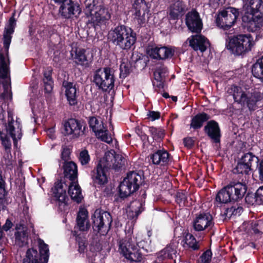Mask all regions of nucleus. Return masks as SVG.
<instances>
[{"label":"nucleus","instance_id":"obj_54","mask_svg":"<svg viewBox=\"0 0 263 263\" xmlns=\"http://www.w3.org/2000/svg\"><path fill=\"white\" fill-rule=\"evenodd\" d=\"M147 116L148 118H149L152 121L158 119L160 117V113L159 112L154 111H149Z\"/></svg>","mask_w":263,"mask_h":263},{"label":"nucleus","instance_id":"obj_50","mask_svg":"<svg viewBox=\"0 0 263 263\" xmlns=\"http://www.w3.org/2000/svg\"><path fill=\"white\" fill-rule=\"evenodd\" d=\"M147 53L151 58L158 59V47H152L148 48Z\"/></svg>","mask_w":263,"mask_h":263},{"label":"nucleus","instance_id":"obj_52","mask_svg":"<svg viewBox=\"0 0 263 263\" xmlns=\"http://www.w3.org/2000/svg\"><path fill=\"white\" fill-rule=\"evenodd\" d=\"M70 149L67 147H63L62 151L61 153V158L63 160L66 162H68L70 156Z\"/></svg>","mask_w":263,"mask_h":263},{"label":"nucleus","instance_id":"obj_12","mask_svg":"<svg viewBox=\"0 0 263 263\" xmlns=\"http://www.w3.org/2000/svg\"><path fill=\"white\" fill-rule=\"evenodd\" d=\"M141 176L137 173L133 172L128 173L120 184V196L124 198L137 191L141 183Z\"/></svg>","mask_w":263,"mask_h":263},{"label":"nucleus","instance_id":"obj_1","mask_svg":"<svg viewBox=\"0 0 263 263\" xmlns=\"http://www.w3.org/2000/svg\"><path fill=\"white\" fill-rule=\"evenodd\" d=\"M16 22L13 17H11L8 24L6 26L4 33V45L6 50L5 55L0 53V79L3 80V91L0 90V97L4 100L11 99L9 60L8 57V50L11 41V35L14 32Z\"/></svg>","mask_w":263,"mask_h":263},{"label":"nucleus","instance_id":"obj_17","mask_svg":"<svg viewBox=\"0 0 263 263\" xmlns=\"http://www.w3.org/2000/svg\"><path fill=\"white\" fill-rule=\"evenodd\" d=\"M13 112L11 110H8V124L5 125L7 134L13 140L15 144L17 139H20L22 136V126L21 121L16 118L14 120L13 118Z\"/></svg>","mask_w":263,"mask_h":263},{"label":"nucleus","instance_id":"obj_35","mask_svg":"<svg viewBox=\"0 0 263 263\" xmlns=\"http://www.w3.org/2000/svg\"><path fill=\"white\" fill-rule=\"evenodd\" d=\"M210 118V116L205 113L198 114L192 119L191 127L194 129L199 128L202 126L203 123L208 121Z\"/></svg>","mask_w":263,"mask_h":263},{"label":"nucleus","instance_id":"obj_2","mask_svg":"<svg viewBox=\"0 0 263 263\" xmlns=\"http://www.w3.org/2000/svg\"><path fill=\"white\" fill-rule=\"evenodd\" d=\"M130 233L129 231V234H127L126 238L119 242V251L126 259L133 261H140L142 259V255L137 246L146 252H151V240L149 239L146 241L140 240L142 237L140 233H138L136 237L133 236L132 238Z\"/></svg>","mask_w":263,"mask_h":263},{"label":"nucleus","instance_id":"obj_36","mask_svg":"<svg viewBox=\"0 0 263 263\" xmlns=\"http://www.w3.org/2000/svg\"><path fill=\"white\" fill-rule=\"evenodd\" d=\"M51 68L48 67L44 73V90L47 93L51 92L53 88V81L51 77Z\"/></svg>","mask_w":263,"mask_h":263},{"label":"nucleus","instance_id":"obj_31","mask_svg":"<svg viewBox=\"0 0 263 263\" xmlns=\"http://www.w3.org/2000/svg\"><path fill=\"white\" fill-rule=\"evenodd\" d=\"M151 159L154 164L161 165L167 164L170 160L169 154L164 149L158 150L151 156Z\"/></svg>","mask_w":263,"mask_h":263},{"label":"nucleus","instance_id":"obj_61","mask_svg":"<svg viewBox=\"0 0 263 263\" xmlns=\"http://www.w3.org/2000/svg\"><path fill=\"white\" fill-rule=\"evenodd\" d=\"M163 97L165 98H167L169 97V95L166 92H164L163 93Z\"/></svg>","mask_w":263,"mask_h":263},{"label":"nucleus","instance_id":"obj_56","mask_svg":"<svg viewBox=\"0 0 263 263\" xmlns=\"http://www.w3.org/2000/svg\"><path fill=\"white\" fill-rule=\"evenodd\" d=\"M259 179L263 181V159L259 162L258 165Z\"/></svg>","mask_w":263,"mask_h":263},{"label":"nucleus","instance_id":"obj_7","mask_svg":"<svg viewBox=\"0 0 263 263\" xmlns=\"http://www.w3.org/2000/svg\"><path fill=\"white\" fill-rule=\"evenodd\" d=\"M254 44L250 34H239L229 38L226 47L234 54L240 55L250 51Z\"/></svg>","mask_w":263,"mask_h":263},{"label":"nucleus","instance_id":"obj_15","mask_svg":"<svg viewBox=\"0 0 263 263\" xmlns=\"http://www.w3.org/2000/svg\"><path fill=\"white\" fill-rule=\"evenodd\" d=\"M125 161L124 158L121 155L117 154L111 150L105 153L98 165L107 170L110 168L117 170L124 164Z\"/></svg>","mask_w":263,"mask_h":263},{"label":"nucleus","instance_id":"obj_37","mask_svg":"<svg viewBox=\"0 0 263 263\" xmlns=\"http://www.w3.org/2000/svg\"><path fill=\"white\" fill-rule=\"evenodd\" d=\"M30 104L32 106V110L34 115V121L36 122V119L39 117H41V115L43 114L44 104L43 103L39 100H35L34 102H33V100H31Z\"/></svg>","mask_w":263,"mask_h":263},{"label":"nucleus","instance_id":"obj_6","mask_svg":"<svg viewBox=\"0 0 263 263\" xmlns=\"http://www.w3.org/2000/svg\"><path fill=\"white\" fill-rule=\"evenodd\" d=\"M247 191L245 184L237 182L223 187L217 194L215 202L218 204H226L237 201L244 196Z\"/></svg>","mask_w":263,"mask_h":263},{"label":"nucleus","instance_id":"obj_32","mask_svg":"<svg viewBox=\"0 0 263 263\" xmlns=\"http://www.w3.org/2000/svg\"><path fill=\"white\" fill-rule=\"evenodd\" d=\"M107 170L98 164L96 170L93 172L92 179L95 184L103 185L107 182L106 172Z\"/></svg>","mask_w":263,"mask_h":263},{"label":"nucleus","instance_id":"obj_40","mask_svg":"<svg viewBox=\"0 0 263 263\" xmlns=\"http://www.w3.org/2000/svg\"><path fill=\"white\" fill-rule=\"evenodd\" d=\"M176 201L180 206H190L192 204L191 198L185 192H178L176 194Z\"/></svg>","mask_w":263,"mask_h":263},{"label":"nucleus","instance_id":"obj_27","mask_svg":"<svg viewBox=\"0 0 263 263\" xmlns=\"http://www.w3.org/2000/svg\"><path fill=\"white\" fill-rule=\"evenodd\" d=\"M186 10V7L182 1L178 0L173 3L170 7L168 15L173 20L178 18L182 16Z\"/></svg>","mask_w":263,"mask_h":263},{"label":"nucleus","instance_id":"obj_5","mask_svg":"<svg viewBox=\"0 0 263 263\" xmlns=\"http://www.w3.org/2000/svg\"><path fill=\"white\" fill-rule=\"evenodd\" d=\"M108 39L115 45L123 50L130 49L136 42V35L133 30L125 26H119L110 30Z\"/></svg>","mask_w":263,"mask_h":263},{"label":"nucleus","instance_id":"obj_39","mask_svg":"<svg viewBox=\"0 0 263 263\" xmlns=\"http://www.w3.org/2000/svg\"><path fill=\"white\" fill-rule=\"evenodd\" d=\"M252 72L255 77L263 82V56L253 65Z\"/></svg>","mask_w":263,"mask_h":263},{"label":"nucleus","instance_id":"obj_53","mask_svg":"<svg viewBox=\"0 0 263 263\" xmlns=\"http://www.w3.org/2000/svg\"><path fill=\"white\" fill-rule=\"evenodd\" d=\"M226 0H210V5L214 9H216L219 5H223Z\"/></svg>","mask_w":263,"mask_h":263},{"label":"nucleus","instance_id":"obj_43","mask_svg":"<svg viewBox=\"0 0 263 263\" xmlns=\"http://www.w3.org/2000/svg\"><path fill=\"white\" fill-rule=\"evenodd\" d=\"M240 161L246 164H248L249 166L251 168L252 163L253 161L257 162L258 159L251 153H248L243 155L241 157Z\"/></svg>","mask_w":263,"mask_h":263},{"label":"nucleus","instance_id":"obj_3","mask_svg":"<svg viewBox=\"0 0 263 263\" xmlns=\"http://www.w3.org/2000/svg\"><path fill=\"white\" fill-rule=\"evenodd\" d=\"M263 8L261 0H246L243 6L242 21L246 23L249 31L254 32L263 26L261 10Z\"/></svg>","mask_w":263,"mask_h":263},{"label":"nucleus","instance_id":"obj_16","mask_svg":"<svg viewBox=\"0 0 263 263\" xmlns=\"http://www.w3.org/2000/svg\"><path fill=\"white\" fill-rule=\"evenodd\" d=\"M89 124L90 127L95 133L98 138L107 143L112 142L111 134L108 133V131L104 127V124L100 119H99L96 117H91L89 118Z\"/></svg>","mask_w":263,"mask_h":263},{"label":"nucleus","instance_id":"obj_60","mask_svg":"<svg viewBox=\"0 0 263 263\" xmlns=\"http://www.w3.org/2000/svg\"><path fill=\"white\" fill-rule=\"evenodd\" d=\"M54 133V128H50L47 130V134L49 136L50 138H54V136H53Z\"/></svg>","mask_w":263,"mask_h":263},{"label":"nucleus","instance_id":"obj_51","mask_svg":"<svg viewBox=\"0 0 263 263\" xmlns=\"http://www.w3.org/2000/svg\"><path fill=\"white\" fill-rule=\"evenodd\" d=\"M255 198L256 201L259 203H263V186L258 189L255 193Z\"/></svg>","mask_w":263,"mask_h":263},{"label":"nucleus","instance_id":"obj_28","mask_svg":"<svg viewBox=\"0 0 263 263\" xmlns=\"http://www.w3.org/2000/svg\"><path fill=\"white\" fill-rule=\"evenodd\" d=\"M167 73V69L163 66H160L155 70L154 74L155 81L153 82L154 87L159 89L163 88Z\"/></svg>","mask_w":263,"mask_h":263},{"label":"nucleus","instance_id":"obj_4","mask_svg":"<svg viewBox=\"0 0 263 263\" xmlns=\"http://www.w3.org/2000/svg\"><path fill=\"white\" fill-rule=\"evenodd\" d=\"M229 92L232 95L235 102L246 107L250 111H254L263 105L262 94L257 90H245L241 87L232 86Z\"/></svg>","mask_w":263,"mask_h":263},{"label":"nucleus","instance_id":"obj_10","mask_svg":"<svg viewBox=\"0 0 263 263\" xmlns=\"http://www.w3.org/2000/svg\"><path fill=\"white\" fill-rule=\"evenodd\" d=\"M93 81L102 90L112 89L115 82L113 70L109 67L98 69L94 73Z\"/></svg>","mask_w":263,"mask_h":263},{"label":"nucleus","instance_id":"obj_25","mask_svg":"<svg viewBox=\"0 0 263 263\" xmlns=\"http://www.w3.org/2000/svg\"><path fill=\"white\" fill-rule=\"evenodd\" d=\"M204 131L214 142H220V130L216 122L213 120L208 122L204 127Z\"/></svg>","mask_w":263,"mask_h":263},{"label":"nucleus","instance_id":"obj_20","mask_svg":"<svg viewBox=\"0 0 263 263\" xmlns=\"http://www.w3.org/2000/svg\"><path fill=\"white\" fill-rule=\"evenodd\" d=\"M133 7L135 10V16L139 23H143L145 21V15L149 11L150 4L145 0H135Z\"/></svg>","mask_w":263,"mask_h":263},{"label":"nucleus","instance_id":"obj_9","mask_svg":"<svg viewBox=\"0 0 263 263\" xmlns=\"http://www.w3.org/2000/svg\"><path fill=\"white\" fill-rule=\"evenodd\" d=\"M92 228L94 231L101 235H106L110 229L112 218L109 213L101 209H97L91 216Z\"/></svg>","mask_w":263,"mask_h":263},{"label":"nucleus","instance_id":"obj_62","mask_svg":"<svg viewBox=\"0 0 263 263\" xmlns=\"http://www.w3.org/2000/svg\"><path fill=\"white\" fill-rule=\"evenodd\" d=\"M172 99L173 101H175H175H177V97H175V96H173V97H172Z\"/></svg>","mask_w":263,"mask_h":263},{"label":"nucleus","instance_id":"obj_11","mask_svg":"<svg viewBox=\"0 0 263 263\" xmlns=\"http://www.w3.org/2000/svg\"><path fill=\"white\" fill-rule=\"evenodd\" d=\"M37 242L40 256L36 249H29L26 252L23 263H47L49 256L48 246L40 239L37 240Z\"/></svg>","mask_w":263,"mask_h":263},{"label":"nucleus","instance_id":"obj_18","mask_svg":"<svg viewBox=\"0 0 263 263\" xmlns=\"http://www.w3.org/2000/svg\"><path fill=\"white\" fill-rule=\"evenodd\" d=\"M65 134L78 138L84 134L85 126L81 122L74 119H70L64 123Z\"/></svg>","mask_w":263,"mask_h":263},{"label":"nucleus","instance_id":"obj_34","mask_svg":"<svg viewBox=\"0 0 263 263\" xmlns=\"http://www.w3.org/2000/svg\"><path fill=\"white\" fill-rule=\"evenodd\" d=\"M182 246L185 249H191L197 250L199 249V241H197L194 236L190 233H187L182 241Z\"/></svg>","mask_w":263,"mask_h":263},{"label":"nucleus","instance_id":"obj_26","mask_svg":"<svg viewBox=\"0 0 263 263\" xmlns=\"http://www.w3.org/2000/svg\"><path fill=\"white\" fill-rule=\"evenodd\" d=\"M88 214V211L85 208H80L77 217V225L81 231H86L90 228Z\"/></svg>","mask_w":263,"mask_h":263},{"label":"nucleus","instance_id":"obj_29","mask_svg":"<svg viewBox=\"0 0 263 263\" xmlns=\"http://www.w3.org/2000/svg\"><path fill=\"white\" fill-rule=\"evenodd\" d=\"M68 184V193L71 198L78 203L80 202L83 197L78 181H72L69 182Z\"/></svg>","mask_w":263,"mask_h":263},{"label":"nucleus","instance_id":"obj_47","mask_svg":"<svg viewBox=\"0 0 263 263\" xmlns=\"http://www.w3.org/2000/svg\"><path fill=\"white\" fill-rule=\"evenodd\" d=\"M212 253L210 250H206L201 256L199 263H210Z\"/></svg>","mask_w":263,"mask_h":263},{"label":"nucleus","instance_id":"obj_23","mask_svg":"<svg viewBox=\"0 0 263 263\" xmlns=\"http://www.w3.org/2000/svg\"><path fill=\"white\" fill-rule=\"evenodd\" d=\"M15 244L23 247L27 243L28 232V228L24 222L16 224L15 232Z\"/></svg>","mask_w":263,"mask_h":263},{"label":"nucleus","instance_id":"obj_38","mask_svg":"<svg viewBox=\"0 0 263 263\" xmlns=\"http://www.w3.org/2000/svg\"><path fill=\"white\" fill-rule=\"evenodd\" d=\"M66 96L70 105L76 103V88L71 83H67L65 85Z\"/></svg>","mask_w":263,"mask_h":263},{"label":"nucleus","instance_id":"obj_63","mask_svg":"<svg viewBox=\"0 0 263 263\" xmlns=\"http://www.w3.org/2000/svg\"><path fill=\"white\" fill-rule=\"evenodd\" d=\"M101 97H103V98H104V99H105V98L106 97V94H105V93L101 94Z\"/></svg>","mask_w":263,"mask_h":263},{"label":"nucleus","instance_id":"obj_19","mask_svg":"<svg viewBox=\"0 0 263 263\" xmlns=\"http://www.w3.org/2000/svg\"><path fill=\"white\" fill-rule=\"evenodd\" d=\"M71 56L76 63L87 67L92 61V55L89 56V53L82 48H72L71 51Z\"/></svg>","mask_w":263,"mask_h":263},{"label":"nucleus","instance_id":"obj_42","mask_svg":"<svg viewBox=\"0 0 263 263\" xmlns=\"http://www.w3.org/2000/svg\"><path fill=\"white\" fill-rule=\"evenodd\" d=\"M158 59H164L173 56L174 51L171 48L166 47H158Z\"/></svg>","mask_w":263,"mask_h":263},{"label":"nucleus","instance_id":"obj_59","mask_svg":"<svg viewBox=\"0 0 263 263\" xmlns=\"http://www.w3.org/2000/svg\"><path fill=\"white\" fill-rule=\"evenodd\" d=\"M79 252L81 253L83 252L84 251V250L85 248V242L83 241L80 242L79 243Z\"/></svg>","mask_w":263,"mask_h":263},{"label":"nucleus","instance_id":"obj_13","mask_svg":"<svg viewBox=\"0 0 263 263\" xmlns=\"http://www.w3.org/2000/svg\"><path fill=\"white\" fill-rule=\"evenodd\" d=\"M239 15L238 9L233 7H228L222 10L217 15V26L224 30H228L234 25Z\"/></svg>","mask_w":263,"mask_h":263},{"label":"nucleus","instance_id":"obj_24","mask_svg":"<svg viewBox=\"0 0 263 263\" xmlns=\"http://www.w3.org/2000/svg\"><path fill=\"white\" fill-rule=\"evenodd\" d=\"M188 41L194 50H200L201 52H204L210 45L209 41L201 34L193 35L188 39Z\"/></svg>","mask_w":263,"mask_h":263},{"label":"nucleus","instance_id":"obj_14","mask_svg":"<svg viewBox=\"0 0 263 263\" xmlns=\"http://www.w3.org/2000/svg\"><path fill=\"white\" fill-rule=\"evenodd\" d=\"M66 189L67 184L62 181L56 182L52 189V201L61 211H65L68 206Z\"/></svg>","mask_w":263,"mask_h":263},{"label":"nucleus","instance_id":"obj_22","mask_svg":"<svg viewBox=\"0 0 263 263\" xmlns=\"http://www.w3.org/2000/svg\"><path fill=\"white\" fill-rule=\"evenodd\" d=\"M186 24L190 30L194 32H200L202 28V23L197 12L192 11L186 16Z\"/></svg>","mask_w":263,"mask_h":263},{"label":"nucleus","instance_id":"obj_21","mask_svg":"<svg viewBox=\"0 0 263 263\" xmlns=\"http://www.w3.org/2000/svg\"><path fill=\"white\" fill-rule=\"evenodd\" d=\"M194 229L197 231H203L213 226L212 217L209 213L198 215L194 220Z\"/></svg>","mask_w":263,"mask_h":263},{"label":"nucleus","instance_id":"obj_55","mask_svg":"<svg viewBox=\"0 0 263 263\" xmlns=\"http://www.w3.org/2000/svg\"><path fill=\"white\" fill-rule=\"evenodd\" d=\"M183 143L185 146L190 148L194 145V141L191 138H185L183 139Z\"/></svg>","mask_w":263,"mask_h":263},{"label":"nucleus","instance_id":"obj_45","mask_svg":"<svg viewBox=\"0 0 263 263\" xmlns=\"http://www.w3.org/2000/svg\"><path fill=\"white\" fill-rule=\"evenodd\" d=\"M251 169V168L249 166L248 164L242 163L240 160L236 167V172L241 174H248L250 171Z\"/></svg>","mask_w":263,"mask_h":263},{"label":"nucleus","instance_id":"obj_33","mask_svg":"<svg viewBox=\"0 0 263 263\" xmlns=\"http://www.w3.org/2000/svg\"><path fill=\"white\" fill-rule=\"evenodd\" d=\"M64 170L65 177L72 181H77V167L76 164L72 162H66L64 165Z\"/></svg>","mask_w":263,"mask_h":263},{"label":"nucleus","instance_id":"obj_49","mask_svg":"<svg viewBox=\"0 0 263 263\" xmlns=\"http://www.w3.org/2000/svg\"><path fill=\"white\" fill-rule=\"evenodd\" d=\"M257 226V223L256 221H252L249 222H245L242 226V228L243 229H246L248 227V231L250 230V229L253 230L255 233L258 232L257 229L256 228Z\"/></svg>","mask_w":263,"mask_h":263},{"label":"nucleus","instance_id":"obj_30","mask_svg":"<svg viewBox=\"0 0 263 263\" xmlns=\"http://www.w3.org/2000/svg\"><path fill=\"white\" fill-rule=\"evenodd\" d=\"M144 202L136 200L130 202L127 209L128 216L132 218H137L143 210Z\"/></svg>","mask_w":263,"mask_h":263},{"label":"nucleus","instance_id":"obj_58","mask_svg":"<svg viewBox=\"0 0 263 263\" xmlns=\"http://www.w3.org/2000/svg\"><path fill=\"white\" fill-rule=\"evenodd\" d=\"M160 252H159V253L158 254V255H157V259L156 260V261L158 263L159 262H161L162 261H163V260H164L165 259H168L167 258H166V257H165L164 255H162L161 256H160Z\"/></svg>","mask_w":263,"mask_h":263},{"label":"nucleus","instance_id":"obj_46","mask_svg":"<svg viewBox=\"0 0 263 263\" xmlns=\"http://www.w3.org/2000/svg\"><path fill=\"white\" fill-rule=\"evenodd\" d=\"M149 130L153 138L155 139H161L164 136L163 131L161 128L151 127Z\"/></svg>","mask_w":263,"mask_h":263},{"label":"nucleus","instance_id":"obj_57","mask_svg":"<svg viewBox=\"0 0 263 263\" xmlns=\"http://www.w3.org/2000/svg\"><path fill=\"white\" fill-rule=\"evenodd\" d=\"M12 226V223L9 220L7 219L5 222V224L2 227V230L7 231H8Z\"/></svg>","mask_w":263,"mask_h":263},{"label":"nucleus","instance_id":"obj_41","mask_svg":"<svg viewBox=\"0 0 263 263\" xmlns=\"http://www.w3.org/2000/svg\"><path fill=\"white\" fill-rule=\"evenodd\" d=\"M177 253L176 246L174 244H170L160 251V256L164 255L168 259H173Z\"/></svg>","mask_w":263,"mask_h":263},{"label":"nucleus","instance_id":"obj_8","mask_svg":"<svg viewBox=\"0 0 263 263\" xmlns=\"http://www.w3.org/2000/svg\"><path fill=\"white\" fill-rule=\"evenodd\" d=\"M85 13L95 25H100L110 18V15L98 0H85Z\"/></svg>","mask_w":263,"mask_h":263},{"label":"nucleus","instance_id":"obj_64","mask_svg":"<svg viewBox=\"0 0 263 263\" xmlns=\"http://www.w3.org/2000/svg\"><path fill=\"white\" fill-rule=\"evenodd\" d=\"M237 210L239 211V212H240V211H242V208H238L237 209Z\"/></svg>","mask_w":263,"mask_h":263},{"label":"nucleus","instance_id":"obj_44","mask_svg":"<svg viewBox=\"0 0 263 263\" xmlns=\"http://www.w3.org/2000/svg\"><path fill=\"white\" fill-rule=\"evenodd\" d=\"M130 64L127 60L122 61L120 67L121 77L125 78L130 73Z\"/></svg>","mask_w":263,"mask_h":263},{"label":"nucleus","instance_id":"obj_48","mask_svg":"<svg viewBox=\"0 0 263 263\" xmlns=\"http://www.w3.org/2000/svg\"><path fill=\"white\" fill-rule=\"evenodd\" d=\"M79 160L82 165H85L89 162L90 157L87 151L84 149L80 153Z\"/></svg>","mask_w":263,"mask_h":263}]
</instances>
